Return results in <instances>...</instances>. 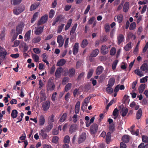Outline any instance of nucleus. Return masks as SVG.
<instances>
[{
	"mask_svg": "<svg viewBox=\"0 0 148 148\" xmlns=\"http://www.w3.org/2000/svg\"><path fill=\"white\" fill-rule=\"evenodd\" d=\"M75 69L73 68H70L68 71V75L70 77H72L75 74Z\"/></svg>",
	"mask_w": 148,
	"mask_h": 148,
	"instance_id": "obj_16",
	"label": "nucleus"
},
{
	"mask_svg": "<svg viewBox=\"0 0 148 148\" xmlns=\"http://www.w3.org/2000/svg\"><path fill=\"white\" fill-rule=\"evenodd\" d=\"M71 83H69L67 84L65 86L64 88L65 91L67 92L71 88Z\"/></svg>",
	"mask_w": 148,
	"mask_h": 148,
	"instance_id": "obj_48",
	"label": "nucleus"
},
{
	"mask_svg": "<svg viewBox=\"0 0 148 148\" xmlns=\"http://www.w3.org/2000/svg\"><path fill=\"white\" fill-rule=\"evenodd\" d=\"M80 103L79 101L78 102L75 106V112L76 114H77L79 112Z\"/></svg>",
	"mask_w": 148,
	"mask_h": 148,
	"instance_id": "obj_37",
	"label": "nucleus"
},
{
	"mask_svg": "<svg viewBox=\"0 0 148 148\" xmlns=\"http://www.w3.org/2000/svg\"><path fill=\"white\" fill-rule=\"evenodd\" d=\"M66 61L64 59H61L59 60L57 63V66H62L64 65L66 63Z\"/></svg>",
	"mask_w": 148,
	"mask_h": 148,
	"instance_id": "obj_19",
	"label": "nucleus"
},
{
	"mask_svg": "<svg viewBox=\"0 0 148 148\" xmlns=\"http://www.w3.org/2000/svg\"><path fill=\"white\" fill-rule=\"evenodd\" d=\"M79 43L76 42L73 46V54L74 55H76L78 52Z\"/></svg>",
	"mask_w": 148,
	"mask_h": 148,
	"instance_id": "obj_10",
	"label": "nucleus"
},
{
	"mask_svg": "<svg viewBox=\"0 0 148 148\" xmlns=\"http://www.w3.org/2000/svg\"><path fill=\"white\" fill-rule=\"evenodd\" d=\"M62 71V67L58 68L55 72V76L57 78L60 77L61 76V73Z\"/></svg>",
	"mask_w": 148,
	"mask_h": 148,
	"instance_id": "obj_14",
	"label": "nucleus"
},
{
	"mask_svg": "<svg viewBox=\"0 0 148 148\" xmlns=\"http://www.w3.org/2000/svg\"><path fill=\"white\" fill-rule=\"evenodd\" d=\"M136 26V24L135 22H133L131 23L130 25L129 29L131 30H133Z\"/></svg>",
	"mask_w": 148,
	"mask_h": 148,
	"instance_id": "obj_53",
	"label": "nucleus"
},
{
	"mask_svg": "<svg viewBox=\"0 0 148 148\" xmlns=\"http://www.w3.org/2000/svg\"><path fill=\"white\" fill-rule=\"evenodd\" d=\"M21 46L23 48V52H25L27 51L28 48V46L25 42H23L21 44Z\"/></svg>",
	"mask_w": 148,
	"mask_h": 148,
	"instance_id": "obj_40",
	"label": "nucleus"
},
{
	"mask_svg": "<svg viewBox=\"0 0 148 148\" xmlns=\"http://www.w3.org/2000/svg\"><path fill=\"white\" fill-rule=\"evenodd\" d=\"M142 112L141 108L139 109L136 115V118L137 119H139L142 116Z\"/></svg>",
	"mask_w": 148,
	"mask_h": 148,
	"instance_id": "obj_28",
	"label": "nucleus"
},
{
	"mask_svg": "<svg viewBox=\"0 0 148 148\" xmlns=\"http://www.w3.org/2000/svg\"><path fill=\"white\" fill-rule=\"evenodd\" d=\"M111 138V133L110 132H108L107 133L106 136V142L108 144L110 141Z\"/></svg>",
	"mask_w": 148,
	"mask_h": 148,
	"instance_id": "obj_30",
	"label": "nucleus"
},
{
	"mask_svg": "<svg viewBox=\"0 0 148 148\" xmlns=\"http://www.w3.org/2000/svg\"><path fill=\"white\" fill-rule=\"evenodd\" d=\"M46 98V96L44 93H42L41 94L40 96V99L41 100V101L45 100Z\"/></svg>",
	"mask_w": 148,
	"mask_h": 148,
	"instance_id": "obj_57",
	"label": "nucleus"
},
{
	"mask_svg": "<svg viewBox=\"0 0 148 148\" xmlns=\"http://www.w3.org/2000/svg\"><path fill=\"white\" fill-rule=\"evenodd\" d=\"M118 60H115L113 62L112 65V69L113 70H114L116 69V66L118 63Z\"/></svg>",
	"mask_w": 148,
	"mask_h": 148,
	"instance_id": "obj_54",
	"label": "nucleus"
},
{
	"mask_svg": "<svg viewBox=\"0 0 148 148\" xmlns=\"http://www.w3.org/2000/svg\"><path fill=\"white\" fill-rule=\"evenodd\" d=\"M45 132H46V131H45V129H42L39 132L40 135L42 136L43 139H45L46 138L47 136V135L46 133H45Z\"/></svg>",
	"mask_w": 148,
	"mask_h": 148,
	"instance_id": "obj_23",
	"label": "nucleus"
},
{
	"mask_svg": "<svg viewBox=\"0 0 148 148\" xmlns=\"http://www.w3.org/2000/svg\"><path fill=\"white\" fill-rule=\"evenodd\" d=\"M108 40V37L106 35H105L101 37V40L102 42H105L107 41Z\"/></svg>",
	"mask_w": 148,
	"mask_h": 148,
	"instance_id": "obj_62",
	"label": "nucleus"
},
{
	"mask_svg": "<svg viewBox=\"0 0 148 148\" xmlns=\"http://www.w3.org/2000/svg\"><path fill=\"white\" fill-rule=\"evenodd\" d=\"M77 129V125L75 124L71 125L69 128V132L70 133L72 134L74 132H75Z\"/></svg>",
	"mask_w": 148,
	"mask_h": 148,
	"instance_id": "obj_9",
	"label": "nucleus"
},
{
	"mask_svg": "<svg viewBox=\"0 0 148 148\" xmlns=\"http://www.w3.org/2000/svg\"><path fill=\"white\" fill-rule=\"evenodd\" d=\"M142 141L145 143H148V137L145 136L143 135L142 136Z\"/></svg>",
	"mask_w": 148,
	"mask_h": 148,
	"instance_id": "obj_58",
	"label": "nucleus"
},
{
	"mask_svg": "<svg viewBox=\"0 0 148 148\" xmlns=\"http://www.w3.org/2000/svg\"><path fill=\"white\" fill-rule=\"evenodd\" d=\"M121 111L122 113L121 114V115L122 116L124 117L125 116L128 112V109L127 108H125L124 107H123L122 108Z\"/></svg>",
	"mask_w": 148,
	"mask_h": 148,
	"instance_id": "obj_32",
	"label": "nucleus"
},
{
	"mask_svg": "<svg viewBox=\"0 0 148 148\" xmlns=\"http://www.w3.org/2000/svg\"><path fill=\"white\" fill-rule=\"evenodd\" d=\"M101 53L103 55L107 54L108 52L107 47L104 45H102L101 47Z\"/></svg>",
	"mask_w": 148,
	"mask_h": 148,
	"instance_id": "obj_7",
	"label": "nucleus"
},
{
	"mask_svg": "<svg viewBox=\"0 0 148 148\" xmlns=\"http://www.w3.org/2000/svg\"><path fill=\"white\" fill-rule=\"evenodd\" d=\"M77 23H75L73 26L72 27L71 29V30L70 34L71 35L73 36V34L74 33L77 27Z\"/></svg>",
	"mask_w": 148,
	"mask_h": 148,
	"instance_id": "obj_33",
	"label": "nucleus"
},
{
	"mask_svg": "<svg viewBox=\"0 0 148 148\" xmlns=\"http://www.w3.org/2000/svg\"><path fill=\"white\" fill-rule=\"evenodd\" d=\"M86 134L83 133L80 135L78 140V143H82L86 138Z\"/></svg>",
	"mask_w": 148,
	"mask_h": 148,
	"instance_id": "obj_11",
	"label": "nucleus"
},
{
	"mask_svg": "<svg viewBox=\"0 0 148 148\" xmlns=\"http://www.w3.org/2000/svg\"><path fill=\"white\" fill-rule=\"evenodd\" d=\"M77 115L76 114H75L73 116V122L74 123H76L77 121Z\"/></svg>",
	"mask_w": 148,
	"mask_h": 148,
	"instance_id": "obj_63",
	"label": "nucleus"
},
{
	"mask_svg": "<svg viewBox=\"0 0 148 148\" xmlns=\"http://www.w3.org/2000/svg\"><path fill=\"white\" fill-rule=\"evenodd\" d=\"M82 64V62L81 61H78L76 64V67L77 69L79 68Z\"/></svg>",
	"mask_w": 148,
	"mask_h": 148,
	"instance_id": "obj_60",
	"label": "nucleus"
},
{
	"mask_svg": "<svg viewBox=\"0 0 148 148\" xmlns=\"http://www.w3.org/2000/svg\"><path fill=\"white\" fill-rule=\"evenodd\" d=\"M103 68L102 66H100L97 67L96 71V74L97 75H99L102 72Z\"/></svg>",
	"mask_w": 148,
	"mask_h": 148,
	"instance_id": "obj_15",
	"label": "nucleus"
},
{
	"mask_svg": "<svg viewBox=\"0 0 148 148\" xmlns=\"http://www.w3.org/2000/svg\"><path fill=\"white\" fill-rule=\"evenodd\" d=\"M99 50L98 49H95L91 53L90 57H96L98 54Z\"/></svg>",
	"mask_w": 148,
	"mask_h": 148,
	"instance_id": "obj_17",
	"label": "nucleus"
},
{
	"mask_svg": "<svg viewBox=\"0 0 148 148\" xmlns=\"http://www.w3.org/2000/svg\"><path fill=\"white\" fill-rule=\"evenodd\" d=\"M129 136L127 135H125L122 138V140L125 143H127L129 140Z\"/></svg>",
	"mask_w": 148,
	"mask_h": 148,
	"instance_id": "obj_24",
	"label": "nucleus"
},
{
	"mask_svg": "<svg viewBox=\"0 0 148 148\" xmlns=\"http://www.w3.org/2000/svg\"><path fill=\"white\" fill-rule=\"evenodd\" d=\"M40 4L38 3H35L34 4H32L30 6V10L32 11L36 9L39 5Z\"/></svg>",
	"mask_w": 148,
	"mask_h": 148,
	"instance_id": "obj_25",
	"label": "nucleus"
},
{
	"mask_svg": "<svg viewBox=\"0 0 148 148\" xmlns=\"http://www.w3.org/2000/svg\"><path fill=\"white\" fill-rule=\"evenodd\" d=\"M44 26L42 27H38L36 28L35 34L37 35L40 34L43 32Z\"/></svg>",
	"mask_w": 148,
	"mask_h": 148,
	"instance_id": "obj_13",
	"label": "nucleus"
},
{
	"mask_svg": "<svg viewBox=\"0 0 148 148\" xmlns=\"http://www.w3.org/2000/svg\"><path fill=\"white\" fill-rule=\"evenodd\" d=\"M72 22V19L71 18L68 20V22L65 27V31L67 30L71 26Z\"/></svg>",
	"mask_w": 148,
	"mask_h": 148,
	"instance_id": "obj_34",
	"label": "nucleus"
},
{
	"mask_svg": "<svg viewBox=\"0 0 148 148\" xmlns=\"http://www.w3.org/2000/svg\"><path fill=\"white\" fill-rule=\"evenodd\" d=\"M93 71H94L93 69H90L87 74V78H89L92 76L93 73Z\"/></svg>",
	"mask_w": 148,
	"mask_h": 148,
	"instance_id": "obj_52",
	"label": "nucleus"
},
{
	"mask_svg": "<svg viewBox=\"0 0 148 148\" xmlns=\"http://www.w3.org/2000/svg\"><path fill=\"white\" fill-rule=\"evenodd\" d=\"M47 88V90L49 91H52L55 89V86L52 79L50 78L48 80Z\"/></svg>",
	"mask_w": 148,
	"mask_h": 148,
	"instance_id": "obj_1",
	"label": "nucleus"
},
{
	"mask_svg": "<svg viewBox=\"0 0 148 148\" xmlns=\"http://www.w3.org/2000/svg\"><path fill=\"white\" fill-rule=\"evenodd\" d=\"M123 18V15L121 14H119L116 17V19L117 20V21L119 23H120L122 22Z\"/></svg>",
	"mask_w": 148,
	"mask_h": 148,
	"instance_id": "obj_38",
	"label": "nucleus"
},
{
	"mask_svg": "<svg viewBox=\"0 0 148 148\" xmlns=\"http://www.w3.org/2000/svg\"><path fill=\"white\" fill-rule=\"evenodd\" d=\"M124 36L122 34H120L117 36V42L118 45H120L124 40Z\"/></svg>",
	"mask_w": 148,
	"mask_h": 148,
	"instance_id": "obj_5",
	"label": "nucleus"
},
{
	"mask_svg": "<svg viewBox=\"0 0 148 148\" xmlns=\"http://www.w3.org/2000/svg\"><path fill=\"white\" fill-rule=\"evenodd\" d=\"M105 32L107 33L110 32V27L109 25H106L105 26Z\"/></svg>",
	"mask_w": 148,
	"mask_h": 148,
	"instance_id": "obj_64",
	"label": "nucleus"
},
{
	"mask_svg": "<svg viewBox=\"0 0 148 148\" xmlns=\"http://www.w3.org/2000/svg\"><path fill=\"white\" fill-rule=\"evenodd\" d=\"M132 43L131 42H129L126 45L125 47H124V49L126 51H129L130 49L132 48Z\"/></svg>",
	"mask_w": 148,
	"mask_h": 148,
	"instance_id": "obj_42",
	"label": "nucleus"
},
{
	"mask_svg": "<svg viewBox=\"0 0 148 148\" xmlns=\"http://www.w3.org/2000/svg\"><path fill=\"white\" fill-rule=\"evenodd\" d=\"M31 32V31L30 30H29L25 34L24 40L25 41H27L30 39Z\"/></svg>",
	"mask_w": 148,
	"mask_h": 148,
	"instance_id": "obj_21",
	"label": "nucleus"
},
{
	"mask_svg": "<svg viewBox=\"0 0 148 148\" xmlns=\"http://www.w3.org/2000/svg\"><path fill=\"white\" fill-rule=\"evenodd\" d=\"M25 9V6L24 4H21L19 5V14L23 11Z\"/></svg>",
	"mask_w": 148,
	"mask_h": 148,
	"instance_id": "obj_45",
	"label": "nucleus"
},
{
	"mask_svg": "<svg viewBox=\"0 0 148 148\" xmlns=\"http://www.w3.org/2000/svg\"><path fill=\"white\" fill-rule=\"evenodd\" d=\"M70 137L69 136H66L64 138V142L65 143H69L70 142Z\"/></svg>",
	"mask_w": 148,
	"mask_h": 148,
	"instance_id": "obj_49",
	"label": "nucleus"
},
{
	"mask_svg": "<svg viewBox=\"0 0 148 148\" xmlns=\"http://www.w3.org/2000/svg\"><path fill=\"white\" fill-rule=\"evenodd\" d=\"M98 130V125L97 124H94L92 125L90 128V131L91 134H95Z\"/></svg>",
	"mask_w": 148,
	"mask_h": 148,
	"instance_id": "obj_3",
	"label": "nucleus"
},
{
	"mask_svg": "<svg viewBox=\"0 0 148 148\" xmlns=\"http://www.w3.org/2000/svg\"><path fill=\"white\" fill-rule=\"evenodd\" d=\"M45 122V119L43 115H41L39 118V125L40 126L43 125Z\"/></svg>",
	"mask_w": 148,
	"mask_h": 148,
	"instance_id": "obj_22",
	"label": "nucleus"
},
{
	"mask_svg": "<svg viewBox=\"0 0 148 148\" xmlns=\"http://www.w3.org/2000/svg\"><path fill=\"white\" fill-rule=\"evenodd\" d=\"M67 115V113H64L60 119L59 121L61 123L64 122L66 119Z\"/></svg>",
	"mask_w": 148,
	"mask_h": 148,
	"instance_id": "obj_29",
	"label": "nucleus"
},
{
	"mask_svg": "<svg viewBox=\"0 0 148 148\" xmlns=\"http://www.w3.org/2000/svg\"><path fill=\"white\" fill-rule=\"evenodd\" d=\"M48 123L49 125L46 126V129H45V131H46V132H49L52 128L53 127V123Z\"/></svg>",
	"mask_w": 148,
	"mask_h": 148,
	"instance_id": "obj_36",
	"label": "nucleus"
},
{
	"mask_svg": "<svg viewBox=\"0 0 148 148\" xmlns=\"http://www.w3.org/2000/svg\"><path fill=\"white\" fill-rule=\"evenodd\" d=\"M38 13L36 12L33 15V18H32L31 20V23H33L36 20V18L38 17Z\"/></svg>",
	"mask_w": 148,
	"mask_h": 148,
	"instance_id": "obj_47",
	"label": "nucleus"
},
{
	"mask_svg": "<svg viewBox=\"0 0 148 148\" xmlns=\"http://www.w3.org/2000/svg\"><path fill=\"white\" fill-rule=\"evenodd\" d=\"M129 5L127 2H126L125 3L123 8V11L124 12H127L129 9Z\"/></svg>",
	"mask_w": 148,
	"mask_h": 148,
	"instance_id": "obj_31",
	"label": "nucleus"
},
{
	"mask_svg": "<svg viewBox=\"0 0 148 148\" xmlns=\"http://www.w3.org/2000/svg\"><path fill=\"white\" fill-rule=\"evenodd\" d=\"M50 104V103L49 101H46L45 102H44L42 105V107L44 110H47L49 108Z\"/></svg>",
	"mask_w": 148,
	"mask_h": 148,
	"instance_id": "obj_8",
	"label": "nucleus"
},
{
	"mask_svg": "<svg viewBox=\"0 0 148 148\" xmlns=\"http://www.w3.org/2000/svg\"><path fill=\"white\" fill-rule=\"evenodd\" d=\"M48 18V16L47 14L42 16L40 19L38 21L37 25L39 26L42 24H44L47 21Z\"/></svg>",
	"mask_w": 148,
	"mask_h": 148,
	"instance_id": "obj_2",
	"label": "nucleus"
},
{
	"mask_svg": "<svg viewBox=\"0 0 148 148\" xmlns=\"http://www.w3.org/2000/svg\"><path fill=\"white\" fill-rule=\"evenodd\" d=\"M55 11L51 9V10H50L49 12V17L50 18H52L53 17Z\"/></svg>",
	"mask_w": 148,
	"mask_h": 148,
	"instance_id": "obj_56",
	"label": "nucleus"
},
{
	"mask_svg": "<svg viewBox=\"0 0 148 148\" xmlns=\"http://www.w3.org/2000/svg\"><path fill=\"white\" fill-rule=\"evenodd\" d=\"M64 17L62 16V15H60L58 16L55 19V20L56 21V22L57 23L59 21H62V19H64Z\"/></svg>",
	"mask_w": 148,
	"mask_h": 148,
	"instance_id": "obj_39",
	"label": "nucleus"
},
{
	"mask_svg": "<svg viewBox=\"0 0 148 148\" xmlns=\"http://www.w3.org/2000/svg\"><path fill=\"white\" fill-rule=\"evenodd\" d=\"M41 40V37L40 36H38L34 38L32 40V42L34 44L38 43Z\"/></svg>",
	"mask_w": 148,
	"mask_h": 148,
	"instance_id": "obj_20",
	"label": "nucleus"
},
{
	"mask_svg": "<svg viewBox=\"0 0 148 148\" xmlns=\"http://www.w3.org/2000/svg\"><path fill=\"white\" fill-rule=\"evenodd\" d=\"M148 76H146L145 77H143L140 79V82L141 83H145L147 81Z\"/></svg>",
	"mask_w": 148,
	"mask_h": 148,
	"instance_id": "obj_59",
	"label": "nucleus"
},
{
	"mask_svg": "<svg viewBox=\"0 0 148 148\" xmlns=\"http://www.w3.org/2000/svg\"><path fill=\"white\" fill-rule=\"evenodd\" d=\"M17 113L18 112L16 110H13L11 113V115L13 119L15 118L17 116Z\"/></svg>",
	"mask_w": 148,
	"mask_h": 148,
	"instance_id": "obj_43",
	"label": "nucleus"
},
{
	"mask_svg": "<svg viewBox=\"0 0 148 148\" xmlns=\"http://www.w3.org/2000/svg\"><path fill=\"white\" fill-rule=\"evenodd\" d=\"M115 79L113 77L110 78L108 81L107 86L112 87L114 84Z\"/></svg>",
	"mask_w": 148,
	"mask_h": 148,
	"instance_id": "obj_18",
	"label": "nucleus"
},
{
	"mask_svg": "<svg viewBox=\"0 0 148 148\" xmlns=\"http://www.w3.org/2000/svg\"><path fill=\"white\" fill-rule=\"evenodd\" d=\"M7 54V53L6 51L0 53V58L1 59L2 61L4 60H5L6 56Z\"/></svg>",
	"mask_w": 148,
	"mask_h": 148,
	"instance_id": "obj_41",
	"label": "nucleus"
},
{
	"mask_svg": "<svg viewBox=\"0 0 148 148\" xmlns=\"http://www.w3.org/2000/svg\"><path fill=\"white\" fill-rule=\"evenodd\" d=\"M141 71H145L146 73H148V65L147 63L143 64L140 67Z\"/></svg>",
	"mask_w": 148,
	"mask_h": 148,
	"instance_id": "obj_12",
	"label": "nucleus"
},
{
	"mask_svg": "<svg viewBox=\"0 0 148 148\" xmlns=\"http://www.w3.org/2000/svg\"><path fill=\"white\" fill-rule=\"evenodd\" d=\"M135 73L137 75L142 77L143 76L142 72L140 71L139 69H136L134 71Z\"/></svg>",
	"mask_w": 148,
	"mask_h": 148,
	"instance_id": "obj_44",
	"label": "nucleus"
},
{
	"mask_svg": "<svg viewBox=\"0 0 148 148\" xmlns=\"http://www.w3.org/2000/svg\"><path fill=\"white\" fill-rule=\"evenodd\" d=\"M145 88V84H141L138 88V90L139 92L140 93H142Z\"/></svg>",
	"mask_w": 148,
	"mask_h": 148,
	"instance_id": "obj_35",
	"label": "nucleus"
},
{
	"mask_svg": "<svg viewBox=\"0 0 148 148\" xmlns=\"http://www.w3.org/2000/svg\"><path fill=\"white\" fill-rule=\"evenodd\" d=\"M57 42L59 44V47H61L63 45L64 40L61 35H59L57 38Z\"/></svg>",
	"mask_w": 148,
	"mask_h": 148,
	"instance_id": "obj_6",
	"label": "nucleus"
},
{
	"mask_svg": "<svg viewBox=\"0 0 148 148\" xmlns=\"http://www.w3.org/2000/svg\"><path fill=\"white\" fill-rule=\"evenodd\" d=\"M88 44V42L87 39H84L83 40L81 44V46L82 47L85 48Z\"/></svg>",
	"mask_w": 148,
	"mask_h": 148,
	"instance_id": "obj_26",
	"label": "nucleus"
},
{
	"mask_svg": "<svg viewBox=\"0 0 148 148\" xmlns=\"http://www.w3.org/2000/svg\"><path fill=\"white\" fill-rule=\"evenodd\" d=\"M18 25H17L16 28V33L15 34L16 32V30L15 29H13L11 32V33L12 35H13L12 38L11 40L12 41H14L18 35Z\"/></svg>",
	"mask_w": 148,
	"mask_h": 148,
	"instance_id": "obj_4",
	"label": "nucleus"
},
{
	"mask_svg": "<svg viewBox=\"0 0 148 148\" xmlns=\"http://www.w3.org/2000/svg\"><path fill=\"white\" fill-rule=\"evenodd\" d=\"M138 148H148V143H146L145 145L144 143H142L138 146Z\"/></svg>",
	"mask_w": 148,
	"mask_h": 148,
	"instance_id": "obj_46",
	"label": "nucleus"
},
{
	"mask_svg": "<svg viewBox=\"0 0 148 148\" xmlns=\"http://www.w3.org/2000/svg\"><path fill=\"white\" fill-rule=\"evenodd\" d=\"M32 56L35 62H38L39 60V57L36 54H33L32 55Z\"/></svg>",
	"mask_w": 148,
	"mask_h": 148,
	"instance_id": "obj_51",
	"label": "nucleus"
},
{
	"mask_svg": "<svg viewBox=\"0 0 148 148\" xmlns=\"http://www.w3.org/2000/svg\"><path fill=\"white\" fill-rule=\"evenodd\" d=\"M116 49L114 47H112L110 51V54L112 56H113L115 55L116 52Z\"/></svg>",
	"mask_w": 148,
	"mask_h": 148,
	"instance_id": "obj_55",
	"label": "nucleus"
},
{
	"mask_svg": "<svg viewBox=\"0 0 148 148\" xmlns=\"http://www.w3.org/2000/svg\"><path fill=\"white\" fill-rule=\"evenodd\" d=\"M109 129L110 131L112 132H114L115 130L114 125L112 124L110 125L109 127Z\"/></svg>",
	"mask_w": 148,
	"mask_h": 148,
	"instance_id": "obj_61",
	"label": "nucleus"
},
{
	"mask_svg": "<svg viewBox=\"0 0 148 148\" xmlns=\"http://www.w3.org/2000/svg\"><path fill=\"white\" fill-rule=\"evenodd\" d=\"M106 88V90L107 93L108 94H111L113 92V90L112 87L107 86Z\"/></svg>",
	"mask_w": 148,
	"mask_h": 148,
	"instance_id": "obj_27",
	"label": "nucleus"
},
{
	"mask_svg": "<svg viewBox=\"0 0 148 148\" xmlns=\"http://www.w3.org/2000/svg\"><path fill=\"white\" fill-rule=\"evenodd\" d=\"M64 26V24H62L60 25L59 26L57 31V32L58 33H60L62 31Z\"/></svg>",
	"mask_w": 148,
	"mask_h": 148,
	"instance_id": "obj_50",
	"label": "nucleus"
}]
</instances>
